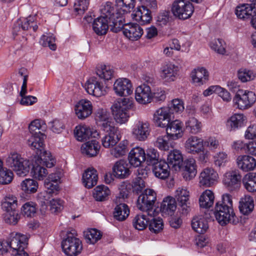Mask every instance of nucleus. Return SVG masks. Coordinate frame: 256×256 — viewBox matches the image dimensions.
Wrapping results in <instances>:
<instances>
[{"mask_svg":"<svg viewBox=\"0 0 256 256\" xmlns=\"http://www.w3.org/2000/svg\"><path fill=\"white\" fill-rule=\"evenodd\" d=\"M116 7L112 2H106L102 5L101 16L108 20L110 30L118 32L124 26L122 15L130 12L136 6V0H116Z\"/></svg>","mask_w":256,"mask_h":256,"instance_id":"1","label":"nucleus"},{"mask_svg":"<svg viewBox=\"0 0 256 256\" xmlns=\"http://www.w3.org/2000/svg\"><path fill=\"white\" fill-rule=\"evenodd\" d=\"M45 123L40 120H35L29 124L28 129L32 134V136L28 140V144L32 149L36 150V152L42 154V160L46 166H52L54 164V160L50 158V153L44 150V142L42 136L43 134L40 130L45 128Z\"/></svg>","mask_w":256,"mask_h":256,"instance_id":"2","label":"nucleus"},{"mask_svg":"<svg viewBox=\"0 0 256 256\" xmlns=\"http://www.w3.org/2000/svg\"><path fill=\"white\" fill-rule=\"evenodd\" d=\"M214 214L216 220L222 226L228 223L236 224L238 222V218L233 209L232 196L229 194H223L222 201L216 204Z\"/></svg>","mask_w":256,"mask_h":256,"instance_id":"3","label":"nucleus"},{"mask_svg":"<svg viewBox=\"0 0 256 256\" xmlns=\"http://www.w3.org/2000/svg\"><path fill=\"white\" fill-rule=\"evenodd\" d=\"M132 101L130 98H118L111 106L115 120L120 124L126 123L128 120V110L132 106Z\"/></svg>","mask_w":256,"mask_h":256,"instance_id":"4","label":"nucleus"},{"mask_svg":"<svg viewBox=\"0 0 256 256\" xmlns=\"http://www.w3.org/2000/svg\"><path fill=\"white\" fill-rule=\"evenodd\" d=\"M6 165L16 174L20 176H26L30 168V163L28 160H24L17 152H11L8 154L6 160Z\"/></svg>","mask_w":256,"mask_h":256,"instance_id":"5","label":"nucleus"},{"mask_svg":"<svg viewBox=\"0 0 256 256\" xmlns=\"http://www.w3.org/2000/svg\"><path fill=\"white\" fill-rule=\"evenodd\" d=\"M62 251L66 256H78L82 250L81 240L72 233H68L66 238L62 242Z\"/></svg>","mask_w":256,"mask_h":256,"instance_id":"6","label":"nucleus"},{"mask_svg":"<svg viewBox=\"0 0 256 256\" xmlns=\"http://www.w3.org/2000/svg\"><path fill=\"white\" fill-rule=\"evenodd\" d=\"M172 12L179 19L190 18L194 12V6L189 0H175L172 3Z\"/></svg>","mask_w":256,"mask_h":256,"instance_id":"7","label":"nucleus"},{"mask_svg":"<svg viewBox=\"0 0 256 256\" xmlns=\"http://www.w3.org/2000/svg\"><path fill=\"white\" fill-rule=\"evenodd\" d=\"M156 198L155 192L152 189H146L138 196L137 207L140 210L147 212L149 214L150 212L153 209Z\"/></svg>","mask_w":256,"mask_h":256,"instance_id":"8","label":"nucleus"},{"mask_svg":"<svg viewBox=\"0 0 256 256\" xmlns=\"http://www.w3.org/2000/svg\"><path fill=\"white\" fill-rule=\"evenodd\" d=\"M150 125L147 121L138 120L134 124L132 130V134L138 140L144 141L150 135Z\"/></svg>","mask_w":256,"mask_h":256,"instance_id":"9","label":"nucleus"},{"mask_svg":"<svg viewBox=\"0 0 256 256\" xmlns=\"http://www.w3.org/2000/svg\"><path fill=\"white\" fill-rule=\"evenodd\" d=\"M114 90L118 96H126L132 93L133 87L130 80L126 78H120L114 82Z\"/></svg>","mask_w":256,"mask_h":256,"instance_id":"10","label":"nucleus"},{"mask_svg":"<svg viewBox=\"0 0 256 256\" xmlns=\"http://www.w3.org/2000/svg\"><path fill=\"white\" fill-rule=\"evenodd\" d=\"M241 180L242 176L240 172L232 170L226 174L223 182L230 191H234L240 188Z\"/></svg>","mask_w":256,"mask_h":256,"instance_id":"11","label":"nucleus"},{"mask_svg":"<svg viewBox=\"0 0 256 256\" xmlns=\"http://www.w3.org/2000/svg\"><path fill=\"white\" fill-rule=\"evenodd\" d=\"M32 28L34 32H36L38 28V26L34 22V16H30L26 18H20L14 24L13 34L17 35L19 33L26 31Z\"/></svg>","mask_w":256,"mask_h":256,"instance_id":"12","label":"nucleus"},{"mask_svg":"<svg viewBox=\"0 0 256 256\" xmlns=\"http://www.w3.org/2000/svg\"><path fill=\"white\" fill-rule=\"evenodd\" d=\"M95 119L100 130L103 131H108V130L115 126L109 113L105 109H98L96 112Z\"/></svg>","mask_w":256,"mask_h":256,"instance_id":"13","label":"nucleus"},{"mask_svg":"<svg viewBox=\"0 0 256 256\" xmlns=\"http://www.w3.org/2000/svg\"><path fill=\"white\" fill-rule=\"evenodd\" d=\"M38 156L39 157V158L36 162L35 164H33L32 168L31 170V174L32 176L38 180H43L44 178L48 174L47 170L44 167L46 166L47 168H52L54 166L56 160L54 158H52V156L50 154V158L54 160V164L52 166L50 167L46 166L44 162L42 160V154H38L36 152Z\"/></svg>","mask_w":256,"mask_h":256,"instance_id":"14","label":"nucleus"},{"mask_svg":"<svg viewBox=\"0 0 256 256\" xmlns=\"http://www.w3.org/2000/svg\"><path fill=\"white\" fill-rule=\"evenodd\" d=\"M172 116V112L168 108L162 107L155 112L153 120L157 126L166 128Z\"/></svg>","mask_w":256,"mask_h":256,"instance_id":"15","label":"nucleus"},{"mask_svg":"<svg viewBox=\"0 0 256 256\" xmlns=\"http://www.w3.org/2000/svg\"><path fill=\"white\" fill-rule=\"evenodd\" d=\"M84 88L88 94L96 97H100L106 93L102 84L95 77L88 80Z\"/></svg>","mask_w":256,"mask_h":256,"instance_id":"16","label":"nucleus"},{"mask_svg":"<svg viewBox=\"0 0 256 256\" xmlns=\"http://www.w3.org/2000/svg\"><path fill=\"white\" fill-rule=\"evenodd\" d=\"M246 120V117L244 114H234L227 119L226 128L230 132H236L244 126Z\"/></svg>","mask_w":256,"mask_h":256,"instance_id":"17","label":"nucleus"},{"mask_svg":"<svg viewBox=\"0 0 256 256\" xmlns=\"http://www.w3.org/2000/svg\"><path fill=\"white\" fill-rule=\"evenodd\" d=\"M218 174L212 168H204L200 176V184L202 186L210 187L214 185L218 180Z\"/></svg>","mask_w":256,"mask_h":256,"instance_id":"18","label":"nucleus"},{"mask_svg":"<svg viewBox=\"0 0 256 256\" xmlns=\"http://www.w3.org/2000/svg\"><path fill=\"white\" fill-rule=\"evenodd\" d=\"M124 34L132 40H138L143 34V30L139 24L135 23L124 24L122 28Z\"/></svg>","mask_w":256,"mask_h":256,"instance_id":"19","label":"nucleus"},{"mask_svg":"<svg viewBox=\"0 0 256 256\" xmlns=\"http://www.w3.org/2000/svg\"><path fill=\"white\" fill-rule=\"evenodd\" d=\"M204 140L197 136H190L185 142V148L188 152L196 154L204 148Z\"/></svg>","mask_w":256,"mask_h":256,"instance_id":"20","label":"nucleus"},{"mask_svg":"<svg viewBox=\"0 0 256 256\" xmlns=\"http://www.w3.org/2000/svg\"><path fill=\"white\" fill-rule=\"evenodd\" d=\"M135 98L140 104H146L151 102L152 94L150 86L144 84L136 90Z\"/></svg>","mask_w":256,"mask_h":256,"instance_id":"21","label":"nucleus"},{"mask_svg":"<svg viewBox=\"0 0 256 256\" xmlns=\"http://www.w3.org/2000/svg\"><path fill=\"white\" fill-rule=\"evenodd\" d=\"M107 134L102 138V146L106 148L115 146L120 140V132L118 127H112L108 131H104Z\"/></svg>","mask_w":256,"mask_h":256,"instance_id":"22","label":"nucleus"},{"mask_svg":"<svg viewBox=\"0 0 256 256\" xmlns=\"http://www.w3.org/2000/svg\"><path fill=\"white\" fill-rule=\"evenodd\" d=\"M148 6H142L132 14L133 18L141 25L150 24L152 20V12Z\"/></svg>","mask_w":256,"mask_h":256,"instance_id":"23","label":"nucleus"},{"mask_svg":"<svg viewBox=\"0 0 256 256\" xmlns=\"http://www.w3.org/2000/svg\"><path fill=\"white\" fill-rule=\"evenodd\" d=\"M146 155L144 150L136 147L131 150L128 156L129 163L134 167H138L146 161Z\"/></svg>","mask_w":256,"mask_h":256,"instance_id":"24","label":"nucleus"},{"mask_svg":"<svg viewBox=\"0 0 256 256\" xmlns=\"http://www.w3.org/2000/svg\"><path fill=\"white\" fill-rule=\"evenodd\" d=\"M120 198H116L115 201L116 206L112 212L114 220L119 222L125 220L130 214V209L128 205L124 203L118 202Z\"/></svg>","mask_w":256,"mask_h":256,"instance_id":"25","label":"nucleus"},{"mask_svg":"<svg viewBox=\"0 0 256 256\" xmlns=\"http://www.w3.org/2000/svg\"><path fill=\"white\" fill-rule=\"evenodd\" d=\"M92 110V102L86 100H81L76 104L75 108L76 114L80 119H84L90 116Z\"/></svg>","mask_w":256,"mask_h":256,"instance_id":"26","label":"nucleus"},{"mask_svg":"<svg viewBox=\"0 0 256 256\" xmlns=\"http://www.w3.org/2000/svg\"><path fill=\"white\" fill-rule=\"evenodd\" d=\"M182 126L183 124L180 120H170L166 127L167 135L172 140H177L181 138L182 136Z\"/></svg>","mask_w":256,"mask_h":256,"instance_id":"27","label":"nucleus"},{"mask_svg":"<svg viewBox=\"0 0 256 256\" xmlns=\"http://www.w3.org/2000/svg\"><path fill=\"white\" fill-rule=\"evenodd\" d=\"M256 6L252 4H243L238 6L235 9V14L238 18L243 20H251L254 14Z\"/></svg>","mask_w":256,"mask_h":256,"instance_id":"28","label":"nucleus"},{"mask_svg":"<svg viewBox=\"0 0 256 256\" xmlns=\"http://www.w3.org/2000/svg\"><path fill=\"white\" fill-rule=\"evenodd\" d=\"M114 176L120 179L127 178L130 174L127 162L124 160L117 161L112 167Z\"/></svg>","mask_w":256,"mask_h":256,"instance_id":"29","label":"nucleus"},{"mask_svg":"<svg viewBox=\"0 0 256 256\" xmlns=\"http://www.w3.org/2000/svg\"><path fill=\"white\" fill-rule=\"evenodd\" d=\"M189 192L183 188H179L176 192L175 196L178 204L182 208V212L186 214L188 212L189 206Z\"/></svg>","mask_w":256,"mask_h":256,"instance_id":"30","label":"nucleus"},{"mask_svg":"<svg viewBox=\"0 0 256 256\" xmlns=\"http://www.w3.org/2000/svg\"><path fill=\"white\" fill-rule=\"evenodd\" d=\"M178 68L172 63H168L161 68L160 76L165 81L170 82L174 81L177 76Z\"/></svg>","mask_w":256,"mask_h":256,"instance_id":"31","label":"nucleus"},{"mask_svg":"<svg viewBox=\"0 0 256 256\" xmlns=\"http://www.w3.org/2000/svg\"><path fill=\"white\" fill-rule=\"evenodd\" d=\"M236 164L238 168L244 172L252 170L256 166V160L248 155H240L236 158Z\"/></svg>","mask_w":256,"mask_h":256,"instance_id":"32","label":"nucleus"},{"mask_svg":"<svg viewBox=\"0 0 256 256\" xmlns=\"http://www.w3.org/2000/svg\"><path fill=\"white\" fill-rule=\"evenodd\" d=\"M170 164L167 162L160 160L152 166V170L156 177L164 180L170 175Z\"/></svg>","mask_w":256,"mask_h":256,"instance_id":"33","label":"nucleus"},{"mask_svg":"<svg viewBox=\"0 0 256 256\" xmlns=\"http://www.w3.org/2000/svg\"><path fill=\"white\" fill-rule=\"evenodd\" d=\"M60 179L59 173H52L45 180L44 185L48 192L51 194H58L60 190L58 182Z\"/></svg>","mask_w":256,"mask_h":256,"instance_id":"34","label":"nucleus"},{"mask_svg":"<svg viewBox=\"0 0 256 256\" xmlns=\"http://www.w3.org/2000/svg\"><path fill=\"white\" fill-rule=\"evenodd\" d=\"M176 208V200L170 196L164 198L160 204V211L164 216H172Z\"/></svg>","mask_w":256,"mask_h":256,"instance_id":"35","label":"nucleus"},{"mask_svg":"<svg viewBox=\"0 0 256 256\" xmlns=\"http://www.w3.org/2000/svg\"><path fill=\"white\" fill-rule=\"evenodd\" d=\"M168 164L176 171L180 170L183 162L182 153L178 150H171L168 154Z\"/></svg>","mask_w":256,"mask_h":256,"instance_id":"36","label":"nucleus"},{"mask_svg":"<svg viewBox=\"0 0 256 256\" xmlns=\"http://www.w3.org/2000/svg\"><path fill=\"white\" fill-rule=\"evenodd\" d=\"M100 148L98 142L96 140H92L82 145L81 152L82 154L88 157H94L98 154Z\"/></svg>","mask_w":256,"mask_h":256,"instance_id":"37","label":"nucleus"},{"mask_svg":"<svg viewBox=\"0 0 256 256\" xmlns=\"http://www.w3.org/2000/svg\"><path fill=\"white\" fill-rule=\"evenodd\" d=\"M108 28H110V26L108 20L102 16L98 17L93 22L92 29L98 36L105 35L107 33Z\"/></svg>","mask_w":256,"mask_h":256,"instance_id":"38","label":"nucleus"},{"mask_svg":"<svg viewBox=\"0 0 256 256\" xmlns=\"http://www.w3.org/2000/svg\"><path fill=\"white\" fill-rule=\"evenodd\" d=\"M98 179L97 171L93 168H88L82 175L83 184L88 188L96 184Z\"/></svg>","mask_w":256,"mask_h":256,"instance_id":"39","label":"nucleus"},{"mask_svg":"<svg viewBox=\"0 0 256 256\" xmlns=\"http://www.w3.org/2000/svg\"><path fill=\"white\" fill-rule=\"evenodd\" d=\"M197 173L196 160L194 158H189L184 162L183 168V177L186 180L194 178Z\"/></svg>","mask_w":256,"mask_h":256,"instance_id":"40","label":"nucleus"},{"mask_svg":"<svg viewBox=\"0 0 256 256\" xmlns=\"http://www.w3.org/2000/svg\"><path fill=\"white\" fill-rule=\"evenodd\" d=\"M208 72L204 68L194 70L191 73V77L193 82L198 86L206 84L208 80Z\"/></svg>","mask_w":256,"mask_h":256,"instance_id":"41","label":"nucleus"},{"mask_svg":"<svg viewBox=\"0 0 256 256\" xmlns=\"http://www.w3.org/2000/svg\"><path fill=\"white\" fill-rule=\"evenodd\" d=\"M192 229L198 234H204L208 228V220L202 216H195L192 220Z\"/></svg>","mask_w":256,"mask_h":256,"instance_id":"42","label":"nucleus"},{"mask_svg":"<svg viewBox=\"0 0 256 256\" xmlns=\"http://www.w3.org/2000/svg\"><path fill=\"white\" fill-rule=\"evenodd\" d=\"M240 212L244 215H248L253 210L254 202L252 198L250 196H245L241 198L239 202Z\"/></svg>","mask_w":256,"mask_h":256,"instance_id":"43","label":"nucleus"},{"mask_svg":"<svg viewBox=\"0 0 256 256\" xmlns=\"http://www.w3.org/2000/svg\"><path fill=\"white\" fill-rule=\"evenodd\" d=\"M202 124L196 118H190L185 122L186 130L189 133L196 134L202 131Z\"/></svg>","mask_w":256,"mask_h":256,"instance_id":"44","label":"nucleus"},{"mask_svg":"<svg viewBox=\"0 0 256 256\" xmlns=\"http://www.w3.org/2000/svg\"><path fill=\"white\" fill-rule=\"evenodd\" d=\"M74 132L76 140L80 142L87 140L92 134L90 128L86 125L76 126Z\"/></svg>","mask_w":256,"mask_h":256,"instance_id":"45","label":"nucleus"},{"mask_svg":"<svg viewBox=\"0 0 256 256\" xmlns=\"http://www.w3.org/2000/svg\"><path fill=\"white\" fill-rule=\"evenodd\" d=\"M244 188L250 192H256V173L249 172L242 179Z\"/></svg>","mask_w":256,"mask_h":256,"instance_id":"46","label":"nucleus"},{"mask_svg":"<svg viewBox=\"0 0 256 256\" xmlns=\"http://www.w3.org/2000/svg\"><path fill=\"white\" fill-rule=\"evenodd\" d=\"M18 206V200L16 196L8 195L6 196L2 200V208L6 212H12L16 210Z\"/></svg>","mask_w":256,"mask_h":256,"instance_id":"47","label":"nucleus"},{"mask_svg":"<svg viewBox=\"0 0 256 256\" xmlns=\"http://www.w3.org/2000/svg\"><path fill=\"white\" fill-rule=\"evenodd\" d=\"M214 196L212 192L209 190H206L199 198L200 206L203 208H210L214 204Z\"/></svg>","mask_w":256,"mask_h":256,"instance_id":"48","label":"nucleus"},{"mask_svg":"<svg viewBox=\"0 0 256 256\" xmlns=\"http://www.w3.org/2000/svg\"><path fill=\"white\" fill-rule=\"evenodd\" d=\"M110 193L108 188L106 186L102 185L96 186L94 189L93 195L96 200L102 202L106 200Z\"/></svg>","mask_w":256,"mask_h":256,"instance_id":"49","label":"nucleus"},{"mask_svg":"<svg viewBox=\"0 0 256 256\" xmlns=\"http://www.w3.org/2000/svg\"><path fill=\"white\" fill-rule=\"evenodd\" d=\"M22 189L27 194L35 193L38 188V182L33 179L28 178L23 180L20 184Z\"/></svg>","mask_w":256,"mask_h":256,"instance_id":"50","label":"nucleus"},{"mask_svg":"<svg viewBox=\"0 0 256 256\" xmlns=\"http://www.w3.org/2000/svg\"><path fill=\"white\" fill-rule=\"evenodd\" d=\"M102 234L100 231L92 228L84 232V238L88 244H94L100 239Z\"/></svg>","mask_w":256,"mask_h":256,"instance_id":"51","label":"nucleus"},{"mask_svg":"<svg viewBox=\"0 0 256 256\" xmlns=\"http://www.w3.org/2000/svg\"><path fill=\"white\" fill-rule=\"evenodd\" d=\"M149 219L144 214H137L132 220L133 226L136 230H142L148 226Z\"/></svg>","mask_w":256,"mask_h":256,"instance_id":"52","label":"nucleus"},{"mask_svg":"<svg viewBox=\"0 0 256 256\" xmlns=\"http://www.w3.org/2000/svg\"><path fill=\"white\" fill-rule=\"evenodd\" d=\"M128 151V141L123 140L110 150V154L114 157L118 158L125 155Z\"/></svg>","mask_w":256,"mask_h":256,"instance_id":"53","label":"nucleus"},{"mask_svg":"<svg viewBox=\"0 0 256 256\" xmlns=\"http://www.w3.org/2000/svg\"><path fill=\"white\" fill-rule=\"evenodd\" d=\"M96 73L100 78L108 80L112 78L114 70L110 66L104 65L97 68Z\"/></svg>","mask_w":256,"mask_h":256,"instance_id":"54","label":"nucleus"},{"mask_svg":"<svg viewBox=\"0 0 256 256\" xmlns=\"http://www.w3.org/2000/svg\"><path fill=\"white\" fill-rule=\"evenodd\" d=\"M55 37L51 34L43 35L40 40L41 44L45 47H48L50 50H55L56 48V46L55 44Z\"/></svg>","mask_w":256,"mask_h":256,"instance_id":"55","label":"nucleus"},{"mask_svg":"<svg viewBox=\"0 0 256 256\" xmlns=\"http://www.w3.org/2000/svg\"><path fill=\"white\" fill-rule=\"evenodd\" d=\"M234 102L240 109H246L249 108L243 90H238L234 98Z\"/></svg>","mask_w":256,"mask_h":256,"instance_id":"56","label":"nucleus"},{"mask_svg":"<svg viewBox=\"0 0 256 256\" xmlns=\"http://www.w3.org/2000/svg\"><path fill=\"white\" fill-rule=\"evenodd\" d=\"M210 48L218 54H224L226 52V44L222 39L214 40L210 44Z\"/></svg>","mask_w":256,"mask_h":256,"instance_id":"57","label":"nucleus"},{"mask_svg":"<svg viewBox=\"0 0 256 256\" xmlns=\"http://www.w3.org/2000/svg\"><path fill=\"white\" fill-rule=\"evenodd\" d=\"M13 177L14 174L12 172L4 168L0 171V184H9L12 182Z\"/></svg>","mask_w":256,"mask_h":256,"instance_id":"58","label":"nucleus"},{"mask_svg":"<svg viewBox=\"0 0 256 256\" xmlns=\"http://www.w3.org/2000/svg\"><path fill=\"white\" fill-rule=\"evenodd\" d=\"M170 138V136L167 134L164 136H160L155 142V146L161 150H168L170 146L171 145L168 141Z\"/></svg>","mask_w":256,"mask_h":256,"instance_id":"59","label":"nucleus"},{"mask_svg":"<svg viewBox=\"0 0 256 256\" xmlns=\"http://www.w3.org/2000/svg\"><path fill=\"white\" fill-rule=\"evenodd\" d=\"M238 76L241 82H244L254 80L255 74L252 70L241 68L238 72Z\"/></svg>","mask_w":256,"mask_h":256,"instance_id":"60","label":"nucleus"},{"mask_svg":"<svg viewBox=\"0 0 256 256\" xmlns=\"http://www.w3.org/2000/svg\"><path fill=\"white\" fill-rule=\"evenodd\" d=\"M148 226L149 230L154 233H158L162 230L164 226L162 219H156L154 218L151 220L149 219Z\"/></svg>","mask_w":256,"mask_h":256,"instance_id":"61","label":"nucleus"},{"mask_svg":"<svg viewBox=\"0 0 256 256\" xmlns=\"http://www.w3.org/2000/svg\"><path fill=\"white\" fill-rule=\"evenodd\" d=\"M146 161L148 164L153 166L158 162L159 154L157 150L154 148H149L147 150Z\"/></svg>","mask_w":256,"mask_h":256,"instance_id":"62","label":"nucleus"},{"mask_svg":"<svg viewBox=\"0 0 256 256\" xmlns=\"http://www.w3.org/2000/svg\"><path fill=\"white\" fill-rule=\"evenodd\" d=\"M22 212L27 217L33 216L36 212L35 204L32 202H26L22 208Z\"/></svg>","mask_w":256,"mask_h":256,"instance_id":"63","label":"nucleus"},{"mask_svg":"<svg viewBox=\"0 0 256 256\" xmlns=\"http://www.w3.org/2000/svg\"><path fill=\"white\" fill-rule=\"evenodd\" d=\"M48 204L50 206V210L55 214L60 212L64 208V201L60 199H52Z\"/></svg>","mask_w":256,"mask_h":256,"instance_id":"64","label":"nucleus"}]
</instances>
